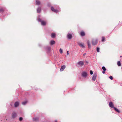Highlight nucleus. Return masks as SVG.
I'll list each match as a JSON object with an SVG mask.
<instances>
[{
  "label": "nucleus",
  "mask_w": 122,
  "mask_h": 122,
  "mask_svg": "<svg viewBox=\"0 0 122 122\" xmlns=\"http://www.w3.org/2000/svg\"><path fill=\"white\" fill-rule=\"evenodd\" d=\"M87 75V73L86 72H83L82 73V76L83 77H86Z\"/></svg>",
  "instance_id": "nucleus-1"
},
{
  "label": "nucleus",
  "mask_w": 122,
  "mask_h": 122,
  "mask_svg": "<svg viewBox=\"0 0 122 122\" xmlns=\"http://www.w3.org/2000/svg\"><path fill=\"white\" fill-rule=\"evenodd\" d=\"M51 9L52 11L55 12H58V11L57 10L54 9L53 7H51Z\"/></svg>",
  "instance_id": "nucleus-2"
},
{
  "label": "nucleus",
  "mask_w": 122,
  "mask_h": 122,
  "mask_svg": "<svg viewBox=\"0 0 122 122\" xmlns=\"http://www.w3.org/2000/svg\"><path fill=\"white\" fill-rule=\"evenodd\" d=\"M97 43V40H94L92 41V44L93 45H95Z\"/></svg>",
  "instance_id": "nucleus-3"
},
{
  "label": "nucleus",
  "mask_w": 122,
  "mask_h": 122,
  "mask_svg": "<svg viewBox=\"0 0 122 122\" xmlns=\"http://www.w3.org/2000/svg\"><path fill=\"white\" fill-rule=\"evenodd\" d=\"M65 66L64 65H63L62 66L60 70V71H62L64 70V69L65 68Z\"/></svg>",
  "instance_id": "nucleus-4"
},
{
  "label": "nucleus",
  "mask_w": 122,
  "mask_h": 122,
  "mask_svg": "<svg viewBox=\"0 0 122 122\" xmlns=\"http://www.w3.org/2000/svg\"><path fill=\"white\" fill-rule=\"evenodd\" d=\"M109 106L111 108L113 107L114 106L113 103L112 102H110L109 103Z\"/></svg>",
  "instance_id": "nucleus-5"
},
{
  "label": "nucleus",
  "mask_w": 122,
  "mask_h": 122,
  "mask_svg": "<svg viewBox=\"0 0 122 122\" xmlns=\"http://www.w3.org/2000/svg\"><path fill=\"white\" fill-rule=\"evenodd\" d=\"M67 37L69 39H71L72 37V35L71 34H68L67 35Z\"/></svg>",
  "instance_id": "nucleus-6"
},
{
  "label": "nucleus",
  "mask_w": 122,
  "mask_h": 122,
  "mask_svg": "<svg viewBox=\"0 0 122 122\" xmlns=\"http://www.w3.org/2000/svg\"><path fill=\"white\" fill-rule=\"evenodd\" d=\"M19 104V103L18 102H15L14 104V105L15 107H16L18 106Z\"/></svg>",
  "instance_id": "nucleus-7"
},
{
  "label": "nucleus",
  "mask_w": 122,
  "mask_h": 122,
  "mask_svg": "<svg viewBox=\"0 0 122 122\" xmlns=\"http://www.w3.org/2000/svg\"><path fill=\"white\" fill-rule=\"evenodd\" d=\"M78 64L80 66H82L83 65V62L82 61H81L79 62Z\"/></svg>",
  "instance_id": "nucleus-8"
},
{
  "label": "nucleus",
  "mask_w": 122,
  "mask_h": 122,
  "mask_svg": "<svg viewBox=\"0 0 122 122\" xmlns=\"http://www.w3.org/2000/svg\"><path fill=\"white\" fill-rule=\"evenodd\" d=\"M80 35L82 36H85V33L83 31H81L80 32Z\"/></svg>",
  "instance_id": "nucleus-9"
},
{
  "label": "nucleus",
  "mask_w": 122,
  "mask_h": 122,
  "mask_svg": "<svg viewBox=\"0 0 122 122\" xmlns=\"http://www.w3.org/2000/svg\"><path fill=\"white\" fill-rule=\"evenodd\" d=\"M41 24L42 25H46V22L44 21H42L41 22Z\"/></svg>",
  "instance_id": "nucleus-10"
},
{
  "label": "nucleus",
  "mask_w": 122,
  "mask_h": 122,
  "mask_svg": "<svg viewBox=\"0 0 122 122\" xmlns=\"http://www.w3.org/2000/svg\"><path fill=\"white\" fill-rule=\"evenodd\" d=\"M96 75H94L93 77H92V79L93 81H94L95 80L96 78Z\"/></svg>",
  "instance_id": "nucleus-11"
},
{
  "label": "nucleus",
  "mask_w": 122,
  "mask_h": 122,
  "mask_svg": "<svg viewBox=\"0 0 122 122\" xmlns=\"http://www.w3.org/2000/svg\"><path fill=\"white\" fill-rule=\"evenodd\" d=\"M56 34L54 33H52L51 35V36L52 38H54Z\"/></svg>",
  "instance_id": "nucleus-12"
},
{
  "label": "nucleus",
  "mask_w": 122,
  "mask_h": 122,
  "mask_svg": "<svg viewBox=\"0 0 122 122\" xmlns=\"http://www.w3.org/2000/svg\"><path fill=\"white\" fill-rule=\"evenodd\" d=\"M55 41L53 40H52L50 42V44L51 45H52L53 44H54L55 43Z\"/></svg>",
  "instance_id": "nucleus-13"
},
{
  "label": "nucleus",
  "mask_w": 122,
  "mask_h": 122,
  "mask_svg": "<svg viewBox=\"0 0 122 122\" xmlns=\"http://www.w3.org/2000/svg\"><path fill=\"white\" fill-rule=\"evenodd\" d=\"M79 45L81 47H84V45L80 43L79 44Z\"/></svg>",
  "instance_id": "nucleus-14"
},
{
  "label": "nucleus",
  "mask_w": 122,
  "mask_h": 122,
  "mask_svg": "<svg viewBox=\"0 0 122 122\" xmlns=\"http://www.w3.org/2000/svg\"><path fill=\"white\" fill-rule=\"evenodd\" d=\"M16 116V114L15 113H13L12 115V117L13 118H14Z\"/></svg>",
  "instance_id": "nucleus-15"
},
{
  "label": "nucleus",
  "mask_w": 122,
  "mask_h": 122,
  "mask_svg": "<svg viewBox=\"0 0 122 122\" xmlns=\"http://www.w3.org/2000/svg\"><path fill=\"white\" fill-rule=\"evenodd\" d=\"M114 109V110L116 111L117 112H120L119 110L118 109H117L115 107H114L113 108Z\"/></svg>",
  "instance_id": "nucleus-16"
},
{
  "label": "nucleus",
  "mask_w": 122,
  "mask_h": 122,
  "mask_svg": "<svg viewBox=\"0 0 122 122\" xmlns=\"http://www.w3.org/2000/svg\"><path fill=\"white\" fill-rule=\"evenodd\" d=\"M105 39V38L104 37H102V41L103 42L104 41Z\"/></svg>",
  "instance_id": "nucleus-17"
},
{
  "label": "nucleus",
  "mask_w": 122,
  "mask_h": 122,
  "mask_svg": "<svg viewBox=\"0 0 122 122\" xmlns=\"http://www.w3.org/2000/svg\"><path fill=\"white\" fill-rule=\"evenodd\" d=\"M36 4L38 5H39L40 4V2L38 0H37L36 1Z\"/></svg>",
  "instance_id": "nucleus-18"
},
{
  "label": "nucleus",
  "mask_w": 122,
  "mask_h": 122,
  "mask_svg": "<svg viewBox=\"0 0 122 122\" xmlns=\"http://www.w3.org/2000/svg\"><path fill=\"white\" fill-rule=\"evenodd\" d=\"M117 65L119 66H120L121 65V64L120 61H118L117 62Z\"/></svg>",
  "instance_id": "nucleus-19"
},
{
  "label": "nucleus",
  "mask_w": 122,
  "mask_h": 122,
  "mask_svg": "<svg viewBox=\"0 0 122 122\" xmlns=\"http://www.w3.org/2000/svg\"><path fill=\"white\" fill-rule=\"evenodd\" d=\"M27 103V101L23 102H22V104L24 105H25Z\"/></svg>",
  "instance_id": "nucleus-20"
},
{
  "label": "nucleus",
  "mask_w": 122,
  "mask_h": 122,
  "mask_svg": "<svg viewBox=\"0 0 122 122\" xmlns=\"http://www.w3.org/2000/svg\"><path fill=\"white\" fill-rule=\"evenodd\" d=\"M59 51L60 53H62V50L61 49H60Z\"/></svg>",
  "instance_id": "nucleus-21"
},
{
  "label": "nucleus",
  "mask_w": 122,
  "mask_h": 122,
  "mask_svg": "<svg viewBox=\"0 0 122 122\" xmlns=\"http://www.w3.org/2000/svg\"><path fill=\"white\" fill-rule=\"evenodd\" d=\"M102 69L104 71H105L106 70V69L105 67L103 66L102 67Z\"/></svg>",
  "instance_id": "nucleus-22"
},
{
  "label": "nucleus",
  "mask_w": 122,
  "mask_h": 122,
  "mask_svg": "<svg viewBox=\"0 0 122 122\" xmlns=\"http://www.w3.org/2000/svg\"><path fill=\"white\" fill-rule=\"evenodd\" d=\"M93 72L92 71L90 70V74L92 75L93 74Z\"/></svg>",
  "instance_id": "nucleus-23"
},
{
  "label": "nucleus",
  "mask_w": 122,
  "mask_h": 122,
  "mask_svg": "<svg viewBox=\"0 0 122 122\" xmlns=\"http://www.w3.org/2000/svg\"><path fill=\"white\" fill-rule=\"evenodd\" d=\"M99 48H97V52H99Z\"/></svg>",
  "instance_id": "nucleus-24"
},
{
  "label": "nucleus",
  "mask_w": 122,
  "mask_h": 122,
  "mask_svg": "<svg viewBox=\"0 0 122 122\" xmlns=\"http://www.w3.org/2000/svg\"><path fill=\"white\" fill-rule=\"evenodd\" d=\"M109 78L111 80H112L113 79V77L112 76H110L109 77Z\"/></svg>",
  "instance_id": "nucleus-25"
},
{
  "label": "nucleus",
  "mask_w": 122,
  "mask_h": 122,
  "mask_svg": "<svg viewBox=\"0 0 122 122\" xmlns=\"http://www.w3.org/2000/svg\"><path fill=\"white\" fill-rule=\"evenodd\" d=\"M22 120V117H20V118H19V120L20 121H21Z\"/></svg>",
  "instance_id": "nucleus-26"
},
{
  "label": "nucleus",
  "mask_w": 122,
  "mask_h": 122,
  "mask_svg": "<svg viewBox=\"0 0 122 122\" xmlns=\"http://www.w3.org/2000/svg\"><path fill=\"white\" fill-rule=\"evenodd\" d=\"M3 10L2 8L0 9V12H1Z\"/></svg>",
  "instance_id": "nucleus-27"
},
{
  "label": "nucleus",
  "mask_w": 122,
  "mask_h": 122,
  "mask_svg": "<svg viewBox=\"0 0 122 122\" xmlns=\"http://www.w3.org/2000/svg\"><path fill=\"white\" fill-rule=\"evenodd\" d=\"M88 47L89 48V47H90V44H89V43L88 42Z\"/></svg>",
  "instance_id": "nucleus-28"
},
{
  "label": "nucleus",
  "mask_w": 122,
  "mask_h": 122,
  "mask_svg": "<svg viewBox=\"0 0 122 122\" xmlns=\"http://www.w3.org/2000/svg\"><path fill=\"white\" fill-rule=\"evenodd\" d=\"M67 55H68V54H69V52H68V51H67Z\"/></svg>",
  "instance_id": "nucleus-29"
},
{
  "label": "nucleus",
  "mask_w": 122,
  "mask_h": 122,
  "mask_svg": "<svg viewBox=\"0 0 122 122\" xmlns=\"http://www.w3.org/2000/svg\"><path fill=\"white\" fill-rule=\"evenodd\" d=\"M39 10V9H38L37 10V11H38V10Z\"/></svg>",
  "instance_id": "nucleus-30"
},
{
  "label": "nucleus",
  "mask_w": 122,
  "mask_h": 122,
  "mask_svg": "<svg viewBox=\"0 0 122 122\" xmlns=\"http://www.w3.org/2000/svg\"><path fill=\"white\" fill-rule=\"evenodd\" d=\"M103 73H105V72L104 71H103Z\"/></svg>",
  "instance_id": "nucleus-31"
},
{
  "label": "nucleus",
  "mask_w": 122,
  "mask_h": 122,
  "mask_svg": "<svg viewBox=\"0 0 122 122\" xmlns=\"http://www.w3.org/2000/svg\"><path fill=\"white\" fill-rule=\"evenodd\" d=\"M55 122H57V121H55Z\"/></svg>",
  "instance_id": "nucleus-32"
}]
</instances>
